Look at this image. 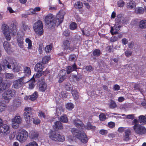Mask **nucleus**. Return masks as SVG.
<instances>
[{"label": "nucleus", "mask_w": 146, "mask_h": 146, "mask_svg": "<svg viewBox=\"0 0 146 146\" xmlns=\"http://www.w3.org/2000/svg\"><path fill=\"white\" fill-rule=\"evenodd\" d=\"M65 14V13L64 11H60L56 15L57 20L55 22L53 21V15L51 14H49L45 16L44 21L47 25L51 24L52 26H54L55 24L59 25L62 22Z\"/></svg>", "instance_id": "f257e3e1"}, {"label": "nucleus", "mask_w": 146, "mask_h": 146, "mask_svg": "<svg viewBox=\"0 0 146 146\" xmlns=\"http://www.w3.org/2000/svg\"><path fill=\"white\" fill-rule=\"evenodd\" d=\"M2 32L4 35L6 39L10 40L11 39L10 34L15 35L16 34L17 28L16 25H11L9 29V26L4 24L2 25Z\"/></svg>", "instance_id": "f03ea898"}, {"label": "nucleus", "mask_w": 146, "mask_h": 146, "mask_svg": "<svg viewBox=\"0 0 146 146\" xmlns=\"http://www.w3.org/2000/svg\"><path fill=\"white\" fill-rule=\"evenodd\" d=\"M133 125L132 127L135 132L138 134L142 135L146 132V129L143 126L139 124L138 120L134 119L132 121Z\"/></svg>", "instance_id": "7ed1b4c3"}, {"label": "nucleus", "mask_w": 146, "mask_h": 146, "mask_svg": "<svg viewBox=\"0 0 146 146\" xmlns=\"http://www.w3.org/2000/svg\"><path fill=\"white\" fill-rule=\"evenodd\" d=\"M71 132L74 136L79 139L81 142L83 143H86L87 142L88 139L85 133H81V131L76 128H72Z\"/></svg>", "instance_id": "20e7f679"}, {"label": "nucleus", "mask_w": 146, "mask_h": 146, "mask_svg": "<svg viewBox=\"0 0 146 146\" xmlns=\"http://www.w3.org/2000/svg\"><path fill=\"white\" fill-rule=\"evenodd\" d=\"M73 123L77 127L82 129L83 130L90 129H94L95 128L94 126L92 125L90 122L88 123L86 126H84V124L82 122L78 119L74 120Z\"/></svg>", "instance_id": "39448f33"}, {"label": "nucleus", "mask_w": 146, "mask_h": 146, "mask_svg": "<svg viewBox=\"0 0 146 146\" xmlns=\"http://www.w3.org/2000/svg\"><path fill=\"white\" fill-rule=\"evenodd\" d=\"M28 136V132L24 129H21L17 133L16 138L20 142H24L26 140Z\"/></svg>", "instance_id": "423d86ee"}, {"label": "nucleus", "mask_w": 146, "mask_h": 146, "mask_svg": "<svg viewBox=\"0 0 146 146\" xmlns=\"http://www.w3.org/2000/svg\"><path fill=\"white\" fill-rule=\"evenodd\" d=\"M49 138L52 140L55 141H58L63 142L65 140L64 136H61L54 131H50L48 134Z\"/></svg>", "instance_id": "0eeeda50"}, {"label": "nucleus", "mask_w": 146, "mask_h": 146, "mask_svg": "<svg viewBox=\"0 0 146 146\" xmlns=\"http://www.w3.org/2000/svg\"><path fill=\"white\" fill-rule=\"evenodd\" d=\"M120 17V15L117 16V18L115 19V26L114 27H111L110 32L113 35L117 34L118 33L117 31L119 30L120 28V24L121 22V19Z\"/></svg>", "instance_id": "6e6552de"}, {"label": "nucleus", "mask_w": 146, "mask_h": 146, "mask_svg": "<svg viewBox=\"0 0 146 146\" xmlns=\"http://www.w3.org/2000/svg\"><path fill=\"white\" fill-rule=\"evenodd\" d=\"M43 25L42 21H38L36 22L34 25L33 28L35 32L39 35H41L43 33Z\"/></svg>", "instance_id": "1a4fd4ad"}, {"label": "nucleus", "mask_w": 146, "mask_h": 146, "mask_svg": "<svg viewBox=\"0 0 146 146\" xmlns=\"http://www.w3.org/2000/svg\"><path fill=\"white\" fill-rule=\"evenodd\" d=\"M15 93V90H8L3 94V97L5 100V102L8 103L11 98L14 96Z\"/></svg>", "instance_id": "9d476101"}, {"label": "nucleus", "mask_w": 146, "mask_h": 146, "mask_svg": "<svg viewBox=\"0 0 146 146\" xmlns=\"http://www.w3.org/2000/svg\"><path fill=\"white\" fill-rule=\"evenodd\" d=\"M22 118L19 115H16L12 119V126L15 129L18 128L22 121Z\"/></svg>", "instance_id": "9b49d317"}, {"label": "nucleus", "mask_w": 146, "mask_h": 146, "mask_svg": "<svg viewBox=\"0 0 146 146\" xmlns=\"http://www.w3.org/2000/svg\"><path fill=\"white\" fill-rule=\"evenodd\" d=\"M25 78L22 77L14 82L13 86L15 88L18 89L22 85L27 82L24 79Z\"/></svg>", "instance_id": "f8f14e48"}, {"label": "nucleus", "mask_w": 146, "mask_h": 146, "mask_svg": "<svg viewBox=\"0 0 146 146\" xmlns=\"http://www.w3.org/2000/svg\"><path fill=\"white\" fill-rule=\"evenodd\" d=\"M20 104V102L18 100H14L10 106H8V110L10 111H15Z\"/></svg>", "instance_id": "ddd939ff"}, {"label": "nucleus", "mask_w": 146, "mask_h": 146, "mask_svg": "<svg viewBox=\"0 0 146 146\" xmlns=\"http://www.w3.org/2000/svg\"><path fill=\"white\" fill-rule=\"evenodd\" d=\"M63 46L64 47V52L66 53H67L74 50L73 48L70 46V42L67 40L64 42Z\"/></svg>", "instance_id": "4468645a"}, {"label": "nucleus", "mask_w": 146, "mask_h": 146, "mask_svg": "<svg viewBox=\"0 0 146 146\" xmlns=\"http://www.w3.org/2000/svg\"><path fill=\"white\" fill-rule=\"evenodd\" d=\"M10 131V128L9 125L5 124H3L0 126V133H2L7 134Z\"/></svg>", "instance_id": "2eb2a0df"}, {"label": "nucleus", "mask_w": 146, "mask_h": 146, "mask_svg": "<svg viewBox=\"0 0 146 146\" xmlns=\"http://www.w3.org/2000/svg\"><path fill=\"white\" fill-rule=\"evenodd\" d=\"M32 114V112L31 111H26L24 113V117L27 123L29 124L31 121V116Z\"/></svg>", "instance_id": "dca6fc26"}, {"label": "nucleus", "mask_w": 146, "mask_h": 146, "mask_svg": "<svg viewBox=\"0 0 146 146\" xmlns=\"http://www.w3.org/2000/svg\"><path fill=\"white\" fill-rule=\"evenodd\" d=\"M47 86L45 82V80L43 79L41 82L40 81L39 83V90L40 91L43 92L46 89Z\"/></svg>", "instance_id": "f3484780"}, {"label": "nucleus", "mask_w": 146, "mask_h": 146, "mask_svg": "<svg viewBox=\"0 0 146 146\" xmlns=\"http://www.w3.org/2000/svg\"><path fill=\"white\" fill-rule=\"evenodd\" d=\"M17 44L19 47L24 50L25 47L24 45V42L22 37L18 35L17 38Z\"/></svg>", "instance_id": "a211bd4d"}, {"label": "nucleus", "mask_w": 146, "mask_h": 146, "mask_svg": "<svg viewBox=\"0 0 146 146\" xmlns=\"http://www.w3.org/2000/svg\"><path fill=\"white\" fill-rule=\"evenodd\" d=\"M38 132L35 130H32L29 133V137L31 139H36L38 138Z\"/></svg>", "instance_id": "6ab92c4d"}, {"label": "nucleus", "mask_w": 146, "mask_h": 146, "mask_svg": "<svg viewBox=\"0 0 146 146\" xmlns=\"http://www.w3.org/2000/svg\"><path fill=\"white\" fill-rule=\"evenodd\" d=\"M127 7L128 8L132 9L136 6L135 3L132 0H127Z\"/></svg>", "instance_id": "aec40b11"}, {"label": "nucleus", "mask_w": 146, "mask_h": 146, "mask_svg": "<svg viewBox=\"0 0 146 146\" xmlns=\"http://www.w3.org/2000/svg\"><path fill=\"white\" fill-rule=\"evenodd\" d=\"M53 127L54 129L56 130L62 129L63 128L62 124L58 121H56L54 123Z\"/></svg>", "instance_id": "412c9836"}, {"label": "nucleus", "mask_w": 146, "mask_h": 146, "mask_svg": "<svg viewBox=\"0 0 146 146\" xmlns=\"http://www.w3.org/2000/svg\"><path fill=\"white\" fill-rule=\"evenodd\" d=\"M66 72V71L65 70L63 69L60 70V72L59 74L60 76H61L60 77L59 80V82L61 83L62 82L65 78V74Z\"/></svg>", "instance_id": "4be33fe9"}, {"label": "nucleus", "mask_w": 146, "mask_h": 146, "mask_svg": "<svg viewBox=\"0 0 146 146\" xmlns=\"http://www.w3.org/2000/svg\"><path fill=\"white\" fill-rule=\"evenodd\" d=\"M44 67V65L42 64L41 63H38L35 65V69L36 71L42 72Z\"/></svg>", "instance_id": "5701e85b"}, {"label": "nucleus", "mask_w": 146, "mask_h": 146, "mask_svg": "<svg viewBox=\"0 0 146 146\" xmlns=\"http://www.w3.org/2000/svg\"><path fill=\"white\" fill-rule=\"evenodd\" d=\"M3 46L5 50L7 53H9L11 50V47L9 43L7 41H5L3 43Z\"/></svg>", "instance_id": "b1692460"}, {"label": "nucleus", "mask_w": 146, "mask_h": 146, "mask_svg": "<svg viewBox=\"0 0 146 146\" xmlns=\"http://www.w3.org/2000/svg\"><path fill=\"white\" fill-rule=\"evenodd\" d=\"M27 82L29 83L28 88L30 89H33L35 85V80L33 78H31L29 81H27Z\"/></svg>", "instance_id": "393cba45"}, {"label": "nucleus", "mask_w": 146, "mask_h": 146, "mask_svg": "<svg viewBox=\"0 0 146 146\" xmlns=\"http://www.w3.org/2000/svg\"><path fill=\"white\" fill-rule=\"evenodd\" d=\"M25 45L28 49H31L32 48V41L28 38L25 39Z\"/></svg>", "instance_id": "a878e982"}, {"label": "nucleus", "mask_w": 146, "mask_h": 146, "mask_svg": "<svg viewBox=\"0 0 146 146\" xmlns=\"http://www.w3.org/2000/svg\"><path fill=\"white\" fill-rule=\"evenodd\" d=\"M77 69L76 66L75 64L72 65V67L69 66L67 68V73L69 74L71 72Z\"/></svg>", "instance_id": "bb28decb"}, {"label": "nucleus", "mask_w": 146, "mask_h": 146, "mask_svg": "<svg viewBox=\"0 0 146 146\" xmlns=\"http://www.w3.org/2000/svg\"><path fill=\"white\" fill-rule=\"evenodd\" d=\"M138 122L141 123L143 124H146V117L145 115H140L139 116Z\"/></svg>", "instance_id": "cd10ccee"}, {"label": "nucleus", "mask_w": 146, "mask_h": 146, "mask_svg": "<svg viewBox=\"0 0 146 146\" xmlns=\"http://www.w3.org/2000/svg\"><path fill=\"white\" fill-rule=\"evenodd\" d=\"M23 72L25 76H29L31 74V71L29 67L26 66L23 68Z\"/></svg>", "instance_id": "c85d7f7f"}, {"label": "nucleus", "mask_w": 146, "mask_h": 146, "mask_svg": "<svg viewBox=\"0 0 146 146\" xmlns=\"http://www.w3.org/2000/svg\"><path fill=\"white\" fill-rule=\"evenodd\" d=\"M139 27L141 29L146 28V20L141 21L139 24Z\"/></svg>", "instance_id": "c756f323"}, {"label": "nucleus", "mask_w": 146, "mask_h": 146, "mask_svg": "<svg viewBox=\"0 0 146 146\" xmlns=\"http://www.w3.org/2000/svg\"><path fill=\"white\" fill-rule=\"evenodd\" d=\"M72 93L74 99L75 100L78 99L79 97V93L76 90H73Z\"/></svg>", "instance_id": "7c9ffc66"}, {"label": "nucleus", "mask_w": 146, "mask_h": 146, "mask_svg": "<svg viewBox=\"0 0 146 146\" xmlns=\"http://www.w3.org/2000/svg\"><path fill=\"white\" fill-rule=\"evenodd\" d=\"M50 59V56H44L42 58V63L44 64H46L48 62Z\"/></svg>", "instance_id": "2f4dec72"}, {"label": "nucleus", "mask_w": 146, "mask_h": 146, "mask_svg": "<svg viewBox=\"0 0 146 146\" xmlns=\"http://www.w3.org/2000/svg\"><path fill=\"white\" fill-rule=\"evenodd\" d=\"M74 105L71 103H68L66 104V108L70 110H72L74 108Z\"/></svg>", "instance_id": "473e14b6"}, {"label": "nucleus", "mask_w": 146, "mask_h": 146, "mask_svg": "<svg viewBox=\"0 0 146 146\" xmlns=\"http://www.w3.org/2000/svg\"><path fill=\"white\" fill-rule=\"evenodd\" d=\"M58 119L62 122L66 123L68 121L67 116L66 115H64L59 117Z\"/></svg>", "instance_id": "72a5a7b5"}, {"label": "nucleus", "mask_w": 146, "mask_h": 146, "mask_svg": "<svg viewBox=\"0 0 146 146\" xmlns=\"http://www.w3.org/2000/svg\"><path fill=\"white\" fill-rule=\"evenodd\" d=\"M52 48V44L46 46L45 48V52L47 53L50 52Z\"/></svg>", "instance_id": "f704fd0d"}, {"label": "nucleus", "mask_w": 146, "mask_h": 146, "mask_svg": "<svg viewBox=\"0 0 146 146\" xmlns=\"http://www.w3.org/2000/svg\"><path fill=\"white\" fill-rule=\"evenodd\" d=\"M38 97V94L37 92H35L32 95L30 96V100L33 101L36 99Z\"/></svg>", "instance_id": "c9c22d12"}, {"label": "nucleus", "mask_w": 146, "mask_h": 146, "mask_svg": "<svg viewBox=\"0 0 146 146\" xmlns=\"http://www.w3.org/2000/svg\"><path fill=\"white\" fill-rule=\"evenodd\" d=\"M144 9L142 7H137L135 9V13L137 14H142L143 13Z\"/></svg>", "instance_id": "e433bc0d"}, {"label": "nucleus", "mask_w": 146, "mask_h": 146, "mask_svg": "<svg viewBox=\"0 0 146 146\" xmlns=\"http://www.w3.org/2000/svg\"><path fill=\"white\" fill-rule=\"evenodd\" d=\"M70 77L75 79L76 80L79 81L82 79V76L81 75H78L77 76L71 74Z\"/></svg>", "instance_id": "4c0bfd02"}, {"label": "nucleus", "mask_w": 146, "mask_h": 146, "mask_svg": "<svg viewBox=\"0 0 146 146\" xmlns=\"http://www.w3.org/2000/svg\"><path fill=\"white\" fill-rule=\"evenodd\" d=\"M126 134L124 136L123 139L125 141H127L129 139V135L130 134V131L129 130L126 131Z\"/></svg>", "instance_id": "58836bf2"}, {"label": "nucleus", "mask_w": 146, "mask_h": 146, "mask_svg": "<svg viewBox=\"0 0 146 146\" xmlns=\"http://www.w3.org/2000/svg\"><path fill=\"white\" fill-rule=\"evenodd\" d=\"M74 6L76 8L80 9L82 7L83 5L82 3L81 2L78 1L75 4Z\"/></svg>", "instance_id": "ea45409f"}, {"label": "nucleus", "mask_w": 146, "mask_h": 146, "mask_svg": "<svg viewBox=\"0 0 146 146\" xmlns=\"http://www.w3.org/2000/svg\"><path fill=\"white\" fill-rule=\"evenodd\" d=\"M33 123L35 124L38 125L40 123V120L37 117H35L33 118Z\"/></svg>", "instance_id": "a19ab883"}, {"label": "nucleus", "mask_w": 146, "mask_h": 146, "mask_svg": "<svg viewBox=\"0 0 146 146\" xmlns=\"http://www.w3.org/2000/svg\"><path fill=\"white\" fill-rule=\"evenodd\" d=\"M77 27V25L75 23L72 22L70 24V28L71 29L73 30L76 29Z\"/></svg>", "instance_id": "79ce46f5"}, {"label": "nucleus", "mask_w": 146, "mask_h": 146, "mask_svg": "<svg viewBox=\"0 0 146 146\" xmlns=\"http://www.w3.org/2000/svg\"><path fill=\"white\" fill-rule=\"evenodd\" d=\"M22 27L23 29L25 31H29V26L26 25L25 22H23L22 23Z\"/></svg>", "instance_id": "37998d69"}, {"label": "nucleus", "mask_w": 146, "mask_h": 146, "mask_svg": "<svg viewBox=\"0 0 146 146\" xmlns=\"http://www.w3.org/2000/svg\"><path fill=\"white\" fill-rule=\"evenodd\" d=\"M5 76L6 78L8 79H11L13 78L14 76L12 74L5 73Z\"/></svg>", "instance_id": "c03bdc74"}, {"label": "nucleus", "mask_w": 146, "mask_h": 146, "mask_svg": "<svg viewBox=\"0 0 146 146\" xmlns=\"http://www.w3.org/2000/svg\"><path fill=\"white\" fill-rule=\"evenodd\" d=\"M109 106L110 108H113L116 107V105L114 101L111 100L109 104Z\"/></svg>", "instance_id": "a18cd8bd"}, {"label": "nucleus", "mask_w": 146, "mask_h": 146, "mask_svg": "<svg viewBox=\"0 0 146 146\" xmlns=\"http://www.w3.org/2000/svg\"><path fill=\"white\" fill-rule=\"evenodd\" d=\"M100 51L98 49H96L93 51V54L95 56H98L100 54Z\"/></svg>", "instance_id": "49530a36"}, {"label": "nucleus", "mask_w": 146, "mask_h": 146, "mask_svg": "<svg viewBox=\"0 0 146 146\" xmlns=\"http://www.w3.org/2000/svg\"><path fill=\"white\" fill-rule=\"evenodd\" d=\"M125 4V2L122 0H120L117 2V5L119 7H123Z\"/></svg>", "instance_id": "de8ad7c7"}, {"label": "nucleus", "mask_w": 146, "mask_h": 146, "mask_svg": "<svg viewBox=\"0 0 146 146\" xmlns=\"http://www.w3.org/2000/svg\"><path fill=\"white\" fill-rule=\"evenodd\" d=\"M134 114H133L128 115H126V117H124L123 118L124 119H133L134 118Z\"/></svg>", "instance_id": "09e8293b"}, {"label": "nucleus", "mask_w": 146, "mask_h": 146, "mask_svg": "<svg viewBox=\"0 0 146 146\" xmlns=\"http://www.w3.org/2000/svg\"><path fill=\"white\" fill-rule=\"evenodd\" d=\"M37 72L35 75H34L33 77L34 76L36 78H37L40 77L42 74V72L40 71H36Z\"/></svg>", "instance_id": "8fccbe9b"}, {"label": "nucleus", "mask_w": 146, "mask_h": 146, "mask_svg": "<svg viewBox=\"0 0 146 146\" xmlns=\"http://www.w3.org/2000/svg\"><path fill=\"white\" fill-rule=\"evenodd\" d=\"M65 88L66 90L68 91L72 90L73 89L72 85L69 84L66 85Z\"/></svg>", "instance_id": "3c124183"}, {"label": "nucleus", "mask_w": 146, "mask_h": 146, "mask_svg": "<svg viewBox=\"0 0 146 146\" xmlns=\"http://www.w3.org/2000/svg\"><path fill=\"white\" fill-rule=\"evenodd\" d=\"M6 107V105L0 102V112L3 111Z\"/></svg>", "instance_id": "603ef678"}, {"label": "nucleus", "mask_w": 146, "mask_h": 146, "mask_svg": "<svg viewBox=\"0 0 146 146\" xmlns=\"http://www.w3.org/2000/svg\"><path fill=\"white\" fill-rule=\"evenodd\" d=\"M99 118L101 121H103L106 119V116L104 113H101L100 115Z\"/></svg>", "instance_id": "864d4df0"}, {"label": "nucleus", "mask_w": 146, "mask_h": 146, "mask_svg": "<svg viewBox=\"0 0 146 146\" xmlns=\"http://www.w3.org/2000/svg\"><path fill=\"white\" fill-rule=\"evenodd\" d=\"M43 50V45L42 43H40L39 44L38 51L40 53H41Z\"/></svg>", "instance_id": "5fc2aeb1"}, {"label": "nucleus", "mask_w": 146, "mask_h": 146, "mask_svg": "<svg viewBox=\"0 0 146 146\" xmlns=\"http://www.w3.org/2000/svg\"><path fill=\"white\" fill-rule=\"evenodd\" d=\"M68 95V93L64 91L61 92L60 96L63 98H66Z\"/></svg>", "instance_id": "6e6d98bb"}, {"label": "nucleus", "mask_w": 146, "mask_h": 146, "mask_svg": "<svg viewBox=\"0 0 146 146\" xmlns=\"http://www.w3.org/2000/svg\"><path fill=\"white\" fill-rule=\"evenodd\" d=\"M76 59V56L75 55L73 54L70 56L69 60L70 61H74Z\"/></svg>", "instance_id": "4d7b16f0"}, {"label": "nucleus", "mask_w": 146, "mask_h": 146, "mask_svg": "<svg viewBox=\"0 0 146 146\" xmlns=\"http://www.w3.org/2000/svg\"><path fill=\"white\" fill-rule=\"evenodd\" d=\"M38 144L35 141H33L30 143L26 146H38Z\"/></svg>", "instance_id": "13d9d810"}, {"label": "nucleus", "mask_w": 146, "mask_h": 146, "mask_svg": "<svg viewBox=\"0 0 146 146\" xmlns=\"http://www.w3.org/2000/svg\"><path fill=\"white\" fill-rule=\"evenodd\" d=\"M38 116L40 117H43L44 118H45V115L44 113L41 111H39L38 112Z\"/></svg>", "instance_id": "bf43d9fd"}, {"label": "nucleus", "mask_w": 146, "mask_h": 146, "mask_svg": "<svg viewBox=\"0 0 146 146\" xmlns=\"http://www.w3.org/2000/svg\"><path fill=\"white\" fill-rule=\"evenodd\" d=\"M28 15H32L34 14L35 12H34V9H30L28 11L27 13Z\"/></svg>", "instance_id": "052dcab7"}, {"label": "nucleus", "mask_w": 146, "mask_h": 146, "mask_svg": "<svg viewBox=\"0 0 146 146\" xmlns=\"http://www.w3.org/2000/svg\"><path fill=\"white\" fill-rule=\"evenodd\" d=\"M99 133L100 134H102V135H105L108 133V131L104 129H101Z\"/></svg>", "instance_id": "680f3d73"}, {"label": "nucleus", "mask_w": 146, "mask_h": 146, "mask_svg": "<svg viewBox=\"0 0 146 146\" xmlns=\"http://www.w3.org/2000/svg\"><path fill=\"white\" fill-rule=\"evenodd\" d=\"M15 134L14 132L11 133L9 135V138L10 140H13L15 137Z\"/></svg>", "instance_id": "e2e57ef3"}, {"label": "nucleus", "mask_w": 146, "mask_h": 146, "mask_svg": "<svg viewBox=\"0 0 146 146\" xmlns=\"http://www.w3.org/2000/svg\"><path fill=\"white\" fill-rule=\"evenodd\" d=\"M96 92H95L94 91H92L91 92H88V95L91 96H94V97H96V94H95Z\"/></svg>", "instance_id": "0e129e2a"}, {"label": "nucleus", "mask_w": 146, "mask_h": 146, "mask_svg": "<svg viewBox=\"0 0 146 146\" xmlns=\"http://www.w3.org/2000/svg\"><path fill=\"white\" fill-rule=\"evenodd\" d=\"M85 69L87 71L89 72L92 71L94 69L91 66H86L85 68Z\"/></svg>", "instance_id": "69168bd1"}, {"label": "nucleus", "mask_w": 146, "mask_h": 146, "mask_svg": "<svg viewBox=\"0 0 146 146\" xmlns=\"http://www.w3.org/2000/svg\"><path fill=\"white\" fill-rule=\"evenodd\" d=\"M62 110V108H57L56 109V111L58 115H59L61 114Z\"/></svg>", "instance_id": "338daca9"}, {"label": "nucleus", "mask_w": 146, "mask_h": 146, "mask_svg": "<svg viewBox=\"0 0 146 146\" xmlns=\"http://www.w3.org/2000/svg\"><path fill=\"white\" fill-rule=\"evenodd\" d=\"M118 40V38L116 36H114L111 38L110 41L111 42H114Z\"/></svg>", "instance_id": "774afa93"}]
</instances>
